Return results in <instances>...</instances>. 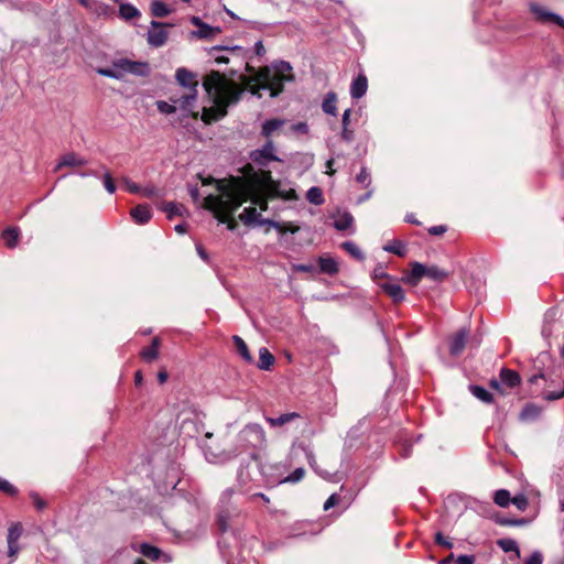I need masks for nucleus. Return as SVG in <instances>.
<instances>
[{
	"label": "nucleus",
	"mask_w": 564,
	"mask_h": 564,
	"mask_svg": "<svg viewBox=\"0 0 564 564\" xmlns=\"http://www.w3.org/2000/svg\"><path fill=\"white\" fill-rule=\"evenodd\" d=\"M497 544L506 553L516 552L518 556L520 555L518 543L513 539H500Z\"/></svg>",
	"instance_id": "44"
},
{
	"label": "nucleus",
	"mask_w": 564,
	"mask_h": 564,
	"mask_svg": "<svg viewBox=\"0 0 564 564\" xmlns=\"http://www.w3.org/2000/svg\"><path fill=\"white\" fill-rule=\"evenodd\" d=\"M475 555L462 554L455 558L456 564H475Z\"/></svg>",
	"instance_id": "64"
},
{
	"label": "nucleus",
	"mask_w": 564,
	"mask_h": 564,
	"mask_svg": "<svg viewBox=\"0 0 564 564\" xmlns=\"http://www.w3.org/2000/svg\"><path fill=\"white\" fill-rule=\"evenodd\" d=\"M542 398L546 401H555L564 397V379L562 382V388L558 391L543 390L541 391Z\"/></svg>",
	"instance_id": "50"
},
{
	"label": "nucleus",
	"mask_w": 564,
	"mask_h": 564,
	"mask_svg": "<svg viewBox=\"0 0 564 564\" xmlns=\"http://www.w3.org/2000/svg\"><path fill=\"white\" fill-rule=\"evenodd\" d=\"M368 89V79L364 74H359L350 85V96L352 99H360Z\"/></svg>",
	"instance_id": "20"
},
{
	"label": "nucleus",
	"mask_w": 564,
	"mask_h": 564,
	"mask_svg": "<svg viewBox=\"0 0 564 564\" xmlns=\"http://www.w3.org/2000/svg\"><path fill=\"white\" fill-rule=\"evenodd\" d=\"M511 502L517 507L518 510L520 511H524L527 508H528V505H529V501H528V498L525 497V495L523 494H519V495H516L512 499H511Z\"/></svg>",
	"instance_id": "55"
},
{
	"label": "nucleus",
	"mask_w": 564,
	"mask_h": 564,
	"mask_svg": "<svg viewBox=\"0 0 564 564\" xmlns=\"http://www.w3.org/2000/svg\"><path fill=\"white\" fill-rule=\"evenodd\" d=\"M241 50L242 48L238 45H234V46L217 45V46H214L210 48L209 55L215 59L216 63L227 64L229 62V57L223 53H229V52L235 53V52H239Z\"/></svg>",
	"instance_id": "19"
},
{
	"label": "nucleus",
	"mask_w": 564,
	"mask_h": 564,
	"mask_svg": "<svg viewBox=\"0 0 564 564\" xmlns=\"http://www.w3.org/2000/svg\"><path fill=\"white\" fill-rule=\"evenodd\" d=\"M159 347H160V339H159V337H154L152 339L151 345L141 351L142 359L148 362L155 360L159 355Z\"/></svg>",
	"instance_id": "30"
},
{
	"label": "nucleus",
	"mask_w": 564,
	"mask_h": 564,
	"mask_svg": "<svg viewBox=\"0 0 564 564\" xmlns=\"http://www.w3.org/2000/svg\"><path fill=\"white\" fill-rule=\"evenodd\" d=\"M250 159L259 167H267L271 162H282V159L275 155L272 140H268L261 148L251 151Z\"/></svg>",
	"instance_id": "7"
},
{
	"label": "nucleus",
	"mask_w": 564,
	"mask_h": 564,
	"mask_svg": "<svg viewBox=\"0 0 564 564\" xmlns=\"http://www.w3.org/2000/svg\"><path fill=\"white\" fill-rule=\"evenodd\" d=\"M319 271L329 275L338 272V263L334 258L319 257L318 258Z\"/></svg>",
	"instance_id": "29"
},
{
	"label": "nucleus",
	"mask_w": 564,
	"mask_h": 564,
	"mask_svg": "<svg viewBox=\"0 0 564 564\" xmlns=\"http://www.w3.org/2000/svg\"><path fill=\"white\" fill-rule=\"evenodd\" d=\"M423 276H426V265L420 262H412L411 271L409 274L403 276V281L415 286L419 284Z\"/></svg>",
	"instance_id": "18"
},
{
	"label": "nucleus",
	"mask_w": 564,
	"mask_h": 564,
	"mask_svg": "<svg viewBox=\"0 0 564 564\" xmlns=\"http://www.w3.org/2000/svg\"><path fill=\"white\" fill-rule=\"evenodd\" d=\"M240 514L239 495L234 488L225 489L219 498L217 525L221 533L229 529L230 521Z\"/></svg>",
	"instance_id": "4"
},
{
	"label": "nucleus",
	"mask_w": 564,
	"mask_h": 564,
	"mask_svg": "<svg viewBox=\"0 0 564 564\" xmlns=\"http://www.w3.org/2000/svg\"><path fill=\"white\" fill-rule=\"evenodd\" d=\"M275 361L274 356L269 351L268 348L261 347L259 350V361L257 367L261 370H270Z\"/></svg>",
	"instance_id": "26"
},
{
	"label": "nucleus",
	"mask_w": 564,
	"mask_h": 564,
	"mask_svg": "<svg viewBox=\"0 0 564 564\" xmlns=\"http://www.w3.org/2000/svg\"><path fill=\"white\" fill-rule=\"evenodd\" d=\"M21 534H22V527L20 523H15V524L11 525L8 530V536H7L8 544H11L12 542L18 543V540L21 536Z\"/></svg>",
	"instance_id": "48"
},
{
	"label": "nucleus",
	"mask_w": 564,
	"mask_h": 564,
	"mask_svg": "<svg viewBox=\"0 0 564 564\" xmlns=\"http://www.w3.org/2000/svg\"><path fill=\"white\" fill-rule=\"evenodd\" d=\"M232 340L235 343V346H236V349L238 351V354L241 356V358L248 362V364H252L253 362V358L248 349V346L247 344L245 343V340L238 336V335H235L232 337Z\"/></svg>",
	"instance_id": "31"
},
{
	"label": "nucleus",
	"mask_w": 564,
	"mask_h": 564,
	"mask_svg": "<svg viewBox=\"0 0 564 564\" xmlns=\"http://www.w3.org/2000/svg\"><path fill=\"white\" fill-rule=\"evenodd\" d=\"M263 225H269L270 227L274 228L279 232H284L283 226L280 223H278V221H275L273 219L262 218L260 220V226H263Z\"/></svg>",
	"instance_id": "61"
},
{
	"label": "nucleus",
	"mask_w": 564,
	"mask_h": 564,
	"mask_svg": "<svg viewBox=\"0 0 564 564\" xmlns=\"http://www.w3.org/2000/svg\"><path fill=\"white\" fill-rule=\"evenodd\" d=\"M219 33H221V29L219 26H212L207 23H204L203 25H199V29L193 31L192 35L197 39L210 40Z\"/></svg>",
	"instance_id": "24"
},
{
	"label": "nucleus",
	"mask_w": 564,
	"mask_h": 564,
	"mask_svg": "<svg viewBox=\"0 0 564 564\" xmlns=\"http://www.w3.org/2000/svg\"><path fill=\"white\" fill-rule=\"evenodd\" d=\"M539 413H540V411L535 405L528 404L522 409V411L520 413V417L522 420L535 419V417H538Z\"/></svg>",
	"instance_id": "53"
},
{
	"label": "nucleus",
	"mask_w": 564,
	"mask_h": 564,
	"mask_svg": "<svg viewBox=\"0 0 564 564\" xmlns=\"http://www.w3.org/2000/svg\"><path fill=\"white\" fill-rule=\"evenodd\" d=\"M151 12L156 18H164L170 14L171 10L160 0H154L151 4Z\"/></svg>",
	"instance_id": "43"
},
{
	"label": "nucleus",
	"mask_w": 564,
	"mask_h": 564,
	"mask_svg": "<svg viewBox=\"0 0 564 564\" xmlns=\"http://www.w3.org/2000/svg\"><path fill=\"white\" fill-rule=\"evenodd\" d=\"M284 124V120L281 119H269L262 123L261 134L269 138L274 131L280 129Z\"/></svg>",
	"instance_id": "35"
},
{
	"label": "nucleus",
	"mask_w": 564,
	"mask_h": 564,
	"mask_svg": "<svg viewBox=\"0 0 564 564\" xmlns=\"http://www.w3.org/2000/svg\"><path fill=\"white\" fill-rule=\"evenodd\" d=\"M529 7L530 11L535 15L538 21L542 23L552 22L564 29V19L560 14L554 13L547 10L545 7L533 2H531Z\"/></svg>",
	"instance_id": "12"
},
{
	"label": "nucleus",
	"mask_w": 564,
	"mask_h": 564,
	"mask_svg": "<svg viewBox=\"0 0 564 564\" xmlns=\"http://www.w3.org/2000/svg\"><path fill=\"white\" fill-rule=\"evenodd\" d=\"M241 441L253 448H261L265 445V432L258 423L247 424L239 434Z\"/></svg>",
	"instance_id": "8"
},
{
	"label": "nucleus",
	"mask_w": 564,
	"mask_h": 564,
	"mask_svg": "<svg viewBox=\"0 0 564 564\" xmlns=\"http://www.w3.org/2000/svg\"><path fill=\"white\" fill-rule=\"evenodd\" d=\"M203 87L214 104L210 109V120H219L225 117L227 108L236 105L245 91L242 87L218 70H212L205 76Z\"/></svg>",
	"instance_id": "2"
},
{
	"label": "nucleus",
	"mask_w": 564,
	"mask_h": 564,
	"mask_svg": "<svg viewBox=\"0 0 564 564\" xmlns=\"http://www.w3.org/2000/svg\"><path fill=\"white\" fill-rule=\"evenodd\" d=\"M497 522L505 527H523L528 524L529 521L524 518H501Z\"/></svg>",
	"instance_id": "49"
},
{
	"label": "nucleus",
	"mask_w": 564,
	"mask_h": 564,
	"mask_svg": "<svg viewBox=\"0 0 564 564\" xmlns=\"http://www.w3.org/2000/svg\"><path fill=\"white\" fill-rule=\"evenodd\" d=\"M20 237V229L18 227H9L3 230L2 239L6 246L10 249L17 247Z\"/></svg>",
	"instance_id": "28"
},
{
	"label": "nucleus",
	"mask_w": 564,
	"mask_h": 564,
	"mask_svg": "<svg viewBox=\"0 0 564 564\" xmlns=\"http://www.w3.org/2000/svg\"><path fill=\"white\" fill-rule=\"evenodd\" d=\"M383 250L399 257H404L406 254V245L401 240H392L383 246Z\"/></svg>",
	"instance_id": "36"
},
{
	"label": "nucleus",
	"mask_w": 564,
	"mask_h": 564,
	"mask_svg": "<svg viewBox=\"0 0 564 564\" xmlns=\"http://www.w3.org/2000/svg\"><path fill=\"white\" fill-rule=\"evenodd\" d=\"M553 364L552 356L547 351H542L534 360V369L538 371L529 378L530 384H538L540 380L553 383V379L546 369Z\"/></svg>",
	"instance_id": "9"
},
{
	"label": "nucleus",
	"mask_w": 564,
	"mask_h": 564,
	"mask_svg": "<svg viewBox=\"0 0 564 564\" xmlns=\"http://www.w3.org/2000/svg\"><path fill=\"white\" fill-rule=\"evenodd\" d=\"M163 210L166 213L167 218L170 219L175 216H183V214L187 212L184 205L173 202L166 203L163 206Z\"/></svg>",
	"instance_id": "38"
},
{
	"label": "nucleus",
	"mask_w": 564,
	"mask_h": 564,
	"mask_svg": "<svg viewBox=\"0 0 564 564\" xmlns=\"http://www.w3.org/2000/svg\"><path fill=\"white\" fill-rule=\"evenodd\" d=\"M138 551L145 557L163 563H170L172 561L171 555L163 553L161 549L151 545L149 543H141L138 547Z\"/></svg>",
	"instance_id": "17"
},
{
	"label": "nucleus",
	"mask_w": 564,
	"mask_h": 564,
	"mask_svg": "<svg viewBox=\"0 0 564 564\" xmlns=\"http://www.w3.org/2000/svg\"><path fill=\"white\" fill-rule=\"evenodd\" d=\"M122 183L124 184V186H126L128 192H130L132 194L141 193V186L138 185L137 183L132 182L128 177H123L122 178Z\"/></svg>",
	"instance_id": "60"
},
{
	"label": "nucleus",
	"mask_w": 564,
	"mask_h": 564,
	"mask_svg": "<svg viewBox=\"0 0 564 564\" xmlns=\"http://www.w3.org/2000/svg\"><path fill=\"white\" fill-rule=\"evenodd\" d=\"M0 490L9 496L18 495L17 487L2 477H0Z\"/></svg>",
	"instance_id": "56"
},
{
	"label": "nucleus",
	"mask_w": 564,
	"mask_h": 564,
	"mask_svg": "<svg viewBox=\"0 0 564 564\" xmlns=\"http://www.w3.org/2000/svg\"><path fill=\"white\" fill-rule=\"evenodd\" d=\"M354 224V217L350 213L348 212H345L344 214H341L338 219H336L334 221V227L338 230V231H344V230H347L348 228H350Z\"/></svg>",
	"instance_id": "37"
},
{
	"label": "nucleus",
	"mask_w": 564,
	"mask_h": 564,
	"mask_svg": "<svg viewBox=\"0 0 564 564\" xmlns=\"http://www.w3.org/2000/svg\"><path fill=\"white\" fill-rule=\"evenodd\" d=\"M297 416H299V414L295 412L283 413L281 415H279L278 417H267V422L271 426H281V425H284V424L291 422L292 420H294Z\"/></svg>",
	"instance_id": "40"
},
{
	"label": "nucleus",
	"mask_w": 564,
	"mask_h": 564,
	"mask_svg": "<svg viewBox=\"0 0 564 564\" xmlns=\"http://www.w3.org/2000/svg\"><path fill=\"white\" fill-rule=\"evenodd\" d=\"M271 199L270 197H267L264 194L257 192L252 197H250V200L252 204L258 205L261 210L268 209V200Z\"/></svg>",
	"instance_id": "52"
},
{
	"label": "nucleus",
	"mask_w": 564,
	"mask_h": 564,
	"mask_svg": "<svg viewBox=\"0 0 564 564\" xmlns=\"http://www.w3.org/2000/svg\"><path fill=\"white\" fill-rule=\"evenodd\" d=\"M371 278L375 281V283L378 285V282L389 281L393 276L388 274L384 270V267L382 264H377V267L373 269L371 273Z\"/></svg>",
	"instance_id": "46"
},
{
	"label": "nucleus",
	"mask_w": 564,
	"mask_h": 564,
	"mask_svg": "<svg viewBox=\"0 0 564 564\" xmlns=\"http://www.w3.org/2000/svg\"><path fill=\"white\" fill-rule=\"evenodd\" d=\"M177 99H180L178 91L172 93V95L169 98V101H164V100L156 101L158 110L161 113L171 115V113H174L177 109H180L183 112V116L186 118L194 115L195 107L185 106V105H183V102L178 101Z\"/></svg>",
	"instance_id": "10"
},
{
	"label": "nucleus",
	"mask_w": 564,
	"mask_h": 564,
	"mask_svg": "<svg viewBox=\"0 0 564 564\" xmlns=\"http://www.w3.org/2000/svg\"><path fill=\"white\" fill-rule=\"evenodd\" d=\"M448 276V272L437 265L426 267V278L433 282H443Z\"/></svg>",
	"instance_id": "34"
},
{
	"label": "nucleus",
	"mask_w": 564,
	"mask_h": 564,
	"mask_svg": "<svg viewBox=\"0 0 564 564\" xmlns=\"http://www.w3.org/2000/svg\"><path fill=\"white\" fill-rule=\"evenodd\" d=\"M305 470L302 467L294 469L289 476H286L281 482L295 484L304 477Z\"/></svg>",
	"instance_id": "54"
},
{
	"label": "nucleus",
	"mask_w": 564,
	"mask_h": 564,
	"mask_svg": "<svg viewBox=\"0 0 564 564\" xmlns=\"http://www.w3.org/2000/svg\"><path fill=\"white\" fill-rule=\"evenodd\" d=\"M130 215L139 225H144L152 218V212L148 205H138L131 209Z\"/></svg>",
	"instance_id": "23"
},
{
	"label": "nucleus",
	"mask_w": 564,
	"mask_h": 564,
	"mask_svg": "<svg viewBox=\"0 0 564 564\" xmlns=\"http://www.w3.org/2000/svg\"><path fill=\"white\" fill-rule=\"evenodd\" d=\"M256 192H260L270 198H281L283 200L296 199V193L293 188H285L279 181L272 178L270 171H262L253 178Z\"/></svg>",
	"instance_id": "5"
},
{
	"label": "nucleus",
	"mask_w": 564,
	"mask_h": 564,
	"mask_svg": "<svg viewBox=\"0 0 564 564\" xmlns=\"http://www.w3.org/2000/svg\"><path fill=\"white\" fill-rule=\"evenodd\" d=\"M469 336V329L466 327H462L457 333H455L449 339V354L453 357L459 356L467 343Z\"/></svg>",
	"instance_id": "16"
},
{
	"label": "nucleus",
	"mask_w": 564,
	"mask_h": 564,
	"mask_svg": "<svg viewBox=\"0 0 564 564\" xmlns=\"http://www.w3.org/2000/svg\"><path fill=\"white\" fill-rule=\"evenodd\" d=\"M120 17L127 21L140 17V11L130 3H121L119 7Z\"/></svg>",
	"instance_id": "39"
},
{
	"label": "nucleus",
	"mask_w": 564,
	"mask_h": 564,
	"mask_svg": "<svg viewBox=\"0 0 564 564\" xmlns=\"http://www.w3.org/2000/svg\"><path fill=\"white\" fill-rule=\"evenodd\" d=\"M500 381L509 388H514L520 384V376L517 371L502 368L500 370Z\"/></svg>",
	"instance_id": "25"
},
{
	"label": "nucleus",
	"mask_w": 564,
	"mask_h": 564,
	"mask_svg": "<svg viewBox=\"0 0 564 564\" xmlns=\"http://www.w3.org/2000/svg\"><path fill=\"white\" fill-rule=\"evenodd\" d=\"M87 164V161L80 156H78L77 154L70 152V153H66L64 154L57 165L55 166V171L57 170H61L63 167H66V166H69V167H74V166H83V165H86Z\"/></svg>",
	"instance_id": "22"
},
{
	"label": "nucleus",
	"mask_w": 564,
	"mask_h": 564,
	"mask_svg": "<svg viewBox=\"0 0 564 564\" xmlns=\"http://www.w3.org/2000/svg\"><path fill=\"white\" fill-rule=\"evenodd\" d=\"M543 555L540 551H534L530 557L524 562V564H542Z\"/></svg>",
	"instance_id": "63"
},
{
	"label": "nucleus",
	"mask_w": 564,
	"mask_h": 564,
	"mask_svg": "<svg viewBox=\"0 0 564 564\" xmlns=\"http://www.w3.org/2000/svg\"><path fill=\"white\" fill-rule=\"evenodd\" d=\"M97 73L101 76L112 78V79H121L123 77L124 72L120 68H98Z\"/></svg>",
	"instance_id": "47"
},
{
	"label": "nucleus",
	"mask_w": 564,
	"mask_h": 564,
	"mask_svg": "<svg viewBox=\"0 0 564 564\" xmlns=\"http://www.w3.org/2000/svg\"><path fill=\"white\" fill-rule=\"evenodd\" d=\"M258 468L252 463L241 464L237 471V484L239 487V495H247L251 491V482L254 481L253 475Z\"/></svg>",
	"instance_id": "11"
},
{
	"label": "nucleus",
	"mask_w": 564,
	"mask_h": 564,
	"mask_svg": "<svg viewBox=\"0 0 564 564\" xmlns=\"http://www.w3.org/2000/svg\"><path fill=\"white\" fill-rule=\"evenodd\" d=\"M143 197L150 198L158 196L160 194V189L154 185H147L144 187H141V193H139Z\"/></svg>",
	"instance_id": "59"
},
{
	"label": "nucleus",
	"mask_w": 564,
	"mask_h": 564,
	"mask_svg": "<svg viewBox=\"0 0 564 564\" xmlns=\"http://www.w3.org/2000/svg\"><path fill=\"white\" fill-rule=\"evenodd\" d=\"M340 138L343 141L350 143L355 139V133L348 127H343L340 132Z\"/></svg>",
	"instance_id": "62"
},
{
	"label": "nucleus",
	"mask_w": 564,
	"mask_h": 564,
	"mask_svg": "<svg viewBox=\"0 0 564 564\" xmlns=\"http://www.w3.org/2000/svg\"><path fill=\"white\" fill-rule=\"evenodd\" d=\"M167 40L165 24L158 21L151 22V29L148 32V43L153 47H161Z\"/></svg>",
	"instance_id": "14"
},
{
	"label": "nucleus",
	"mask_w": 564,
	"mask_h": 564,
	"mask_svg": "<svg viewBox=\"0 0 564 564\" xmlns=\"http://www.w3.org/2000/svg\"><path fill=\"white\" fill-rule=\"evenodd\" d=\"M293 80L292 66L289 62L278 61L272 64V67L261 69L256 78L251 93L260 95V90H268L270 97L279 96L284 88V84Z\"/></svg>",
	"instance_id": "3"
},
{
	"label": "nucleus",
	"mask_w": 564,
	"mask_h": 564,
	"mask_svg": "<svg viewBox=\"0 0 564 564\" xmlns=\"http://www.w3.org/2000/svg\"><path fill=\"white\" fill-rule=\"evenodd\" d=\"M30 498H31L34 507L36 508V510L42 511L43 509L46 508L45 500L42 499L36 491H31L30 492Z\"/></svg>",
	"instance_id": "58"
},
{
	"label": "nucleus",
	"mask_w": 564,
	"mask_h": 564,
	"mask_svg": "<svg viewBox=\"0 0 564 564\" xmlns=\"http://www.w3.org/2000/svg\"><path fill=\"white\" fill-rule=\"evenodd\" d=\"M336 102H337L336 94L333 91L327 93L323 100V104H322L323 111L330 116H337Z\"/></svg>",
	"instance_id": "32"
},
{
	"label": "nucleus",
	"mask_w": 564,
	"mask_h": 564,
	"mask_svg": "<svg viewBox=\"0 0 564 564\" xmlns=\"http://www.w3.org/2000/svg\"><path fill=\"white\" fill-rule=\"evenodd\" d=\"M494 501L497 506L506 508L511 502L510 492L507 489H498L494 494Z\"/></svg>",
	"instance_id": "41"
},
{
	"label": "nucleus",
	"mask_w": 564,
	"mask_h": 564,
	"mask_svg": "<svg viewBox=\"0 0 564 564\" xmlns=\"http://www.w3.org/2000/svg\"><path fill=\"white\" fill-rule=\"evenodd\" d=\"M378 286L393 301V303H401L405 299V293L397 278L389 281L378 282Z\"/></svg>",
	"instance_id": "15"
},
{
	"label": "nucleus",
	"mask_w": 564,
	"mask_h": 564,
	"mask_svg": "<svg viewBox=\"0 0 564 564\" xmlns=\"http://www.w3.org/2000/svg\"><path fill=\"white\" fill-rule=\"evenodd\" d=\"M181 433L188 437H196L199 433V422L197 415L194 417H185L180 426Z\"/></svg>",
	"instance_id": "21"
},
{
	"label": "nucleus",
	"mask_w": 564,
	"mask_h": 564,
	"mask_svg": "<svg viewBox=\"0 0 564 564\" xmlns=\"http://www.w3.org/2000/svg\"><path fill=\"white\" fill-rule=\"evenodd\" d=\"M306 199L314 205H322L324 203L323 192L317 186H312L306 192Z\"/></svg>",
	"instance_id": "42"
},
{
	"label": "nucleus",
	"mask_w": 564,
	"mask_h": 564,
	"mask_svg": "<svg viewBox=\"0 0 564 564\" xmlns=\"http://www.w3.org/2000/svg\"><path fill=\"white\" fill-rule=\"evenodd\" d=\"M175 78L180 87L183 88V93H178L180 99L177 100L185 106L195 107L198 96V79L196 74L184 67H180L176 69Z\"/></svg>",
	"instance_id": "6"
},
{
	"label": "nucleus",
	"mask_w": 564,
	"mask_h": 564,
	"mask_svg": "<svg viewBox=\"0 0 564 564\" xmlns=\"http://www.w3.org/2000/svg\"><path fill=\"white\" fill-rule=\"evenodd\" d=\"M239 218L245 225L248 226L253 224L260 226V220L262 219L261 215L254 207L245 208Z\"/></svg>",
	"instance_id": "27"
},
{
	"label": "nucleus",
	"mask_w": 564,
	"mask_h": 564,
	"mask_svg": "<svg viewBox=\"0 0 564 564\" xmlns=\"http://www.w3.org/2000/svg\"><path fill=\"white\" fill-rule=\"evenodd\" d=\"M468 389L475 398L482 401L484 403H491L494 400L492 394L481 386L470 384Z\"/></svg>",
	"instance_id": "33"
},
{
	"label": "nucleus",
	"mask_w": 564,
	"mask_h": 564,
	"mask_svg": "<svg viewBox=\"0 0 564 564\" xmlns=\"http://www.w3.org/2000/svg\"><path fill=\"white\" fill-rule=\"evenodd\" d=\"M199 178L203 185L215 184L216 186L218 195L208 194L204 199V207L210 210L220 223L228 221L250 197L247 188L231 182L216 180L213 176L203 177L199 175Z\"/></svg>",
	"instance_id": "1"
},
{
	"label": "nucleus",
	"mask_w": 564,
	"mask_h": 564,
	"mask_svg": "<svg viewBox=\"0 0 564 564\" xmlns=\"http://www.w3.org/2000/svg\"><path fill=\"white\" fill-rule=\"evenodd\" d=\"M102 183H104L105 189L109 194H113L116 192V184H115V181L109 172H106L104 174Z\"/></svg>",
	"instance_id": "57"
},
{
	"label": "nucleus",
	"mask_w": 564,
	"mask_h": 564,
	"mask_svg": "<svg viewBox=\"0 0 564 564\" xmlns=\"http://www.w3.org/2000/svg\"><path fill=\"white\" fill-rule=\"evenodd\" d=\"M356 181L361 184L365 188H368L371 184L370 172L366 166L360 169V172L356 176Z\"/></svg>",
	"instance_id": "51"
},
{
	"label": "nucleus",
	"mask_w": 564,
	"mask_h": 564,
	"mask_svg": "<svg viewBox=\"0 0 564 564\" xmlns=\"http://www.w3.org/2000/svg\"><path fill=\"white\" fill-rule=\"evenodd\" d=\"M115 67L120 68L124 73L138 75V76H148L150 73V67L148 63L144 62H132L127 58H121L115 62Z\"/></svg>",
	"instance_id": "13"
},
{
	"label": "nucleus",
	"mask_w": 564,
	"mask_h": 564,
	"mask_svg": "<svg viewBox=\"0 0 564 564\" xmlns=\"http://www.w3.org/2000/svg\"><path fill=\"white\" fill-rule=\"evenodd\" d=\"M341 248L357 260H364L365 256L360 248L354 241H345Z\"/></svg>",
	"instance_id": "45"
}]
</instances>
